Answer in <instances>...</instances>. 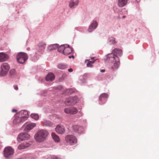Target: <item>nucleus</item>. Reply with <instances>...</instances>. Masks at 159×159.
<instances>
[{
  "mask_svg": "<svg viewBox=\"0 0 159 159\" xmlns=\"http://www.w3.org/2000/svg\"><path fill=\"white\" fill-rule=\"evenodd\" d=\"M30 136L26 133H21L19 134L17 138V140L19 142L23 140L28 139L30 138Z\"/></svg>",
  "mask_w": 159,
  "mask_h": 159,
  "instance_id": "10",
  "label": "nucleus"
},
{
  "mask_svg": "<svg viewBox=\"0 0 159 159\" xmlns=\"http://www.w3.org/2000/svg\"><path fill=\"white\" fill-rule=\"evenodd\" d=\"M8 56L7 55L4 53L3 52L0 53V62L5 61L8 58Z\"/></svg>",
  "mask_w": 159,
  "mask_h": 159,
  "instance_id": "17",
  "label": "nucleus"
},
{
  "mask_svg": "<svg viewBox=\"0 0 159 159\" xmlns=\"http://www.w3.org/2000/svg\"><path fill=\"white\" fill-rule=\"evenodd\" d=\"M78 100V98L76 96L70 97L66 99L65 103L67 106L73 105L76 104Z\"/></svg>",
  "mask_w": 159,
  "mask_h": 159,
  "instance_id": "6",
  "label": "nucleus"
},
{
  "mask_svg": "<svg viewBox=\"0 0 159 159\" xmlns=\"http://www.w3.org/2000/svg\"><path fill=\"white\" fill-rule=\"evenodd\" d=\"M101 71L102 72H104L105 71V70H101Z\"/></svg>",
  "mask_w": 159,
  "mask_h": 159,
  "instance_id": "40",
  "label": "nucleus"
},
{
  "mask_svg": "<svg viewBox=\"0 0 159 159\" xmlns=\"http://www.w3.org/2000/svg\"><path fill=\"white\" fill-rule=\"evenodd\" d=\"M16 74V72L14 69H11L10 70L9 73L10 76L12 77Z\"/></svg>",
  "mask_w": 159,
  "mask_h": 159,
  "instance_id": "28",
  "label": "nucleus"
},
{
  "mask_svg": "<svg viewBox=\"0 0 159 159\" xmlns=\"http://www.w3.org/2000/svg\"><path fill=\"white\" fill-rule=\"evenodd\" d=\"M65 140L68 143L71 145H74L77 142V139L75 137L72 135L66 136Z\"/></svg>",
  "mask_w": 159,
  "mask_h": 159,
  "instance_id": "7",
  "label": "nucleus"
},
{
  "mask_svg": "<svg viewBox=\"0 0 159 159\" xmlns=\"http://www.w3.org/2000/svg\"><path fill=\"white\" fill-rule=\"evenodd\" d=\"M73 90L71 89H67L65 90L63 93V94L69 95L73 92Z\"/></svg>",
  "mask_w": 159,
  "mask_h": 159,
  "instance_id": "24",
  "label": "nucleus"
},
{
  "mask_svg": "<svg viewBox=\"0 0 159 159\" xmlns=\"http://www.w3.org/2000/svg\"><path fill=\"white\" fill-rule=\"evenodd\" d=\"M125 16H123L122 17V18L124 19L125 18Z\"/></svg>",
  "mask_w": 159,
  "mask_h": 159,
  "instance_id": "44",
  "label": "nucleus"
},
{
  "mask_svg": "<svg viewBox=\"0 0 159 159\" xmlns=\"http://www.w3.org/2000/svg\"><path fill=\"white\" fill-rule=\"evenodd\" d=\"M110 42L112 44H114L116 43L115 41V39L113 37H111L109 39Z\"/></svg>",
  "mask_w": 159,
  "mask_h": 159,
  "instance_id": "31",
  "label": "nucleus"
},
{
  "mask_svg": "<svg viewBox=\"0 0 159 159\" xmlns=\"http://www.w3.org/2000/svg\"><path fill=\"white\" fill-rule=\"evenodd\" d=\"M65 46L63 54L65 55H68L72 52V48L70 47L68 44H66Z\"/></svg>",
  "mask_w": 159,
  "mask_h": 159,
  "instance_id": "14",
  "label": "nucleus"
},
{
  "mask_svg": "<svg viewBox=\"0 0 159 159\" xmlns=\"http://www.w3.org/2000/svg\"><path fill=\"white\" fill-rule=\"evenodd\" d=\"M28 56L25 53L20 52L17 55L16 58L18 62L20 64L24 63L27 59Z\"/></svg>",
  "mask_w": 159,
  "mask_h": 159,
  "instance_id": "5",
  "label": "nucleus"
},
{
  "mask_svg": "<svg viewBox=\"0 0 159 159\" xmlns=\"http://www.w3.org/2000/svg\"><path fill=\"white\" fill-rule=\"evenodd\" d=\"M17 114L25 120H27L28 117V112L25 110H21Z\"/></svg>",
  "mask_w": 159,
  "mask_h": 159,
  "instance_id": "11",
  "label": "nucleus"
},
{
  "mask_svg": "<svg viewBox=\"0 0 159 159\" xmlns=\"http://www.w3.org/2000/svg\"><path fill=\"white\" fill-rule=\"evenodd\" d=\"M80 80L82 82V83H84V81H83L82 79H81L80 78Z\"/></svg>",
  "mask_w": 159,
  "mask_h": 159,
  "instance_id": "41",
  "label": "nucleus"
},
{
  "mask_svg": "<svg viewBox=\"0 0 159 159\" xmlns=\"http://www.w3.org/2000/svg\"><path fill=\"white\" fill-rule=\"evenodd\" d=\"M14 89L16 90H17L18 89V86L17 85H14L13 86Z\"/></svg>",
  "mask_w": 159,
  "mask_h": 159,
  "instance_id": "36",
  "label": "nucleus"
},
{
  "mask_svg": "<svg viewBox=\"0 0 159 159\" xmlns=\"http://www.w3.org/2000/svg\"><path fill=\"white\" fill-rule=\"evenodd\" d=\"M79 0H71L69 2V6L70 8H74L78 6L79 3Z\"/></svg>",
  "mask_w": 159,
  "mask_h": 159,
  "instance_id": "16",
  "label": "nucleus"
},
{
  "mask_svg": "<svg viewBox=\"0 0 159 159\" xmlns=\"http://www.w3.org/2000/svg\"><path fill=\"white\" fill-rule=\"evenodd\" d=\"M122 54L121 49L116 48L112 50L111 53L108 54L107 60L112 69L116 70L119 67L120 61L118 57L121 56Z\"/></svg>",
  "mask_w": 159,
  "mask_h": 159,
  "instance_id": "1",
  "label": "nucleus"
},
{
  "mask_svg": "<svg viewBox=\"0 0 159 159\" xmlns=\"http://www.w3.org/2000/svg\"><path fill=\"white\" fill-rule=\"evenodd\" d=\"M85 62L87 63L86 66L87 67H92L93 66L92 64L94 63V61H89V60H86Z\"/></svg>",
  "mask_w": 159,
  "mask_h": 159,
  "instance_id": "25",
  "label": "nucleus"
},
{
  "mask_svg": "<svg viewBox=\"0 0 159 159\" xmlns=\"http://www.w3.org/2000/svg\"><path fill=\"white\" fill-rule=\"evenodd\" d=\"M50 159H57L56 157H52Z\"/></svg>",
  "mask_w": 159,
  "mask_h": 159,
  "instance_id": "43",
  "label": "nucleus"
},
{
  "mask_svg": "<svg viewBox=\"0 0 159 159\" xmlns=\"http://www.w3.org/2000/svg\"><path fill=\"white\" fill-rule=\"evenodd\" d=\"M65 44L61 45L58 48V51L59 52H62L63 53V52L65 47Z\"/></svg>",
  "mask_w": 159,
  "mask_h": 159,
  "instance_id": "27",
  "label": "nucleus"
},
{
  "mask_svg": "<svg viewBox=\"0 0 159 159\" xmlns=\"http://www.w3.org/2000/svg\"><path fill=\"white\" fill-rule=\"evenodd\" d=\"M55 76L54 74L52 73H49L46 77V80L47 81H52L55 79Z\"/></svg>",
  "mask_w": 159,
  "mask_h": 159,
  "instance_id": "20",
  "label": "nucleus"
},
{
  "mask_svg": "<svg viewBox=\"0 0 159 159\" xmlns=\"http://www.w3.org/2000/svg\"><path fill=\"white\" fill-rule=\"evenodd\" d=\"M31 117L35 120H37L39 118V115L36 114L32 113L30 115Z\"/></svg>",
  "mask_w": 159,
  "mask_h": 159,
  "instance_id": "30",
  "label": "nucleus"
},
{
  "mask_svg": "<svg viewBox=\"0 0 159 159\" xmlns=\"http://www.w3.org/2000/svg\"><path fill=\"white\" fill-rule=\"evenodd\" d=\"M73 71V69L72 68H70L68 69V71L70 72H72Z\"/></svg>",
  "mask_w": 159,
  "mask_h": 159,
  "instance_id": "37",
  "label": "nucleus"
},
{
  "mask_svg": "<svg viewBox=\"0 0 159 159\" xmlns=\"http://www.w3.org/2000/svg\"><path fill=\"white\" fill-rule=\"evenodd\" d=\"M88 76H89V75L88 74H85L83 76L84 79H85Z\"/></svg>",
  "mask_w": 159,
  "mask_h": 159,
  "instance_id": "35",
  "label": "nucleus"
},
{
  "mask_svg": "<svg viewBox=\"0 0 159 159\" xmlns=\"http://www.w3.org/2000/svg\"><path fill=\"white\" fill-rule=\"evenodd\" d=\"M10 68L9 65L7 63H2L0 67V76L6 75Z\"/></svg>",
  "mask_w": 159,
  "mask_h": 159,
  "instance_id": "4",
  "label": "nucleus"
},
{
  "mask_svg": "<svg viewBox=\"0 0 159 159\" xmlns=\"http://www.w3.org/2000/svg\"><path fill=\"white\" fill-rule=\"evenodd\" d=\"M55 89L58 90H61L63 89V86L62 85H58L56 87Z\"/></svg>",
  "mask_w": 159,
  "mask_h": 159,
  "instance_id": "34",
  "label": "nucleus"
},
{
  "mask_svg": "<svg viewBox=\"0 0 159 159\" xmlns=\"http://www.w3.org/2000/svg\"><path fill=\"white\" fill-rule=\"evenodd\" d=\"M72 128L74 132L78 134H82L84 131L83 127L79 125H73L72 126Z\"/></svg>",
  "mask_w": 159,
  "mask_h": 159,
  "instance_id": "9",
  "label": "nucleus"
},
{
  "mask_svg": "<svg viewBox=\"0 0 159 159\" xmlns=\"http://www.w3.org/2000/svg\"><path fill=\"white\" fill-rule=\"evenodd\" d=\"M128 0H118L117 3L118 6L120 7L125 6L127 3Z\"/></svg>",
  "mask_w": 159,
  "mask_h": 159,
  "instance_id": "18",
  "label": "nucleus"
},
{
  "mask_svg": "<svg viewBox=\"0 0 159 159\" xmlns=\"http://www.w3.org/2000/svg\"><path fill=\"white\" fill-rule=\"evenodd\" d=\"M43 92H44V93H46V91H43ZM43 95L44 96L45 95V94H43Z\"/></svg>",
  "mask_w": 159,
  "mask_h": 159,
  "instance_id": "42",
  "label": "nucleus"
},
{
  "mask_svg": "<svg viewBox=\"0 0 159 159\" xmlns=\"http://www.w3.org/2000/svg\"><path fill=\"white\" fill-rule=\"evenodd\" d=\"M56 132L59 134H63L65 131V128L62 125H58L55 128Z\"/></svg>",
  "mask_w": 159,
  "mask_h": 159,
  "instance_id": "13",
  "label": "nucleus"
},
{
  "mask_svg": "<svg viewBox=\"0 0 159 159\" xmlns=\"http://www.w3.org/2000/svg\"><path fill=\"white\" fill-rule=\"evenodd\" d=\"M51 135L52 139L56 142H58L60 139L59 137L54 133H52Z\"/></svg>",
  "mask_w": 159,
  "mask_h": 159,
  "instance_id": "21",
  "label": "nucleus"
},
{
  "mask_svg": "<svg viewBox=\"0 0 159 159\" xmlns=\"http://www.w3.org/2000/svg\"><path fill=\"white\" fill-rule=\"evenodd\" d=\"M108 97V95L107 93H103L100 95V98H107Z\"/></svg>",
  "mask_w": 159,
  "mask_h": 159,
  "instance_id": "33",
  "label": "nucleus"
},
{
  "mask_svg": "<svg viewBox=\"0 0 159 159\" xmlns=\"http://www.w3.org/2000/svg\"><path fill=\"white\" fill-rule=\"evenodd\" d=\"M72 57L73 58H74V56L73 55H72V56H70L69 57V58H71V57Z\"/></svg>",
  "mask_w": 159,
  "mask_h": 159,
  "instance_id": "39",
  "label": "nucleus"
},
{
  "mask_svg": "<svg viewBox=\"0 0 159 159\" xmlns=\"http://www.w3.org/2000/svg\"><path fill=\"white\" fill-rule=\"evenodd\" d=\"M98 25V23L96 20L93 21L91 25L89 26L88 31L89 32H91L95 29Z\"/></svg>",
  "mask_w": 159,
  "mask_h": 159,
  "instance_id": "15",
  "label": "nucleus"
},
{
  "mask_svg": "<svg viewBox=\"0 0 159 159\" xmlns=\"http://www.w3.org/2000/svg\"><path fill=\"white\" fill-rule=\"evenodd\" d=\"M58 45L57 44H51L49 46L48 48L50 50H52L57 48L58 47Z\"/></svg>",
  "mask_w": 159,
  "mask_h": 159,
  "instance_id": "23",
  "label": "nucleus"
},
{
  "mask_svg": "<svg viewBox=\"0 0 159 159\" xmlns=\"http://www.w3.org/2000/svg\"><path fill=\"white\" fill-rule=\"evenodd\" d=\"M57 67L59 69L64 70L68 67V66L66 64L61 63L57 65Z\"/></svg>",
  "mask_w": 159,
  "mask_h": 159,
  "instance_id": "22",
  "label": "nucleus"
},
{
  "mask_svg": "<svg viewBox=\"0 0 159 159\" xmlns=\"http://www.w3.org/2000/svg\"><path fill=\"white\" fill-rule=\"evenodd\" d=\"M30 144L28 143H23L19 145L18 147V149L19 150L24 149L30 147Z\"/></svg>",
  "mask_w": 159,
  "mask_h": 159,
  "instance_id": "19",
  "label": "nucleus"
},
{
  "mask_svg": "<svg viewBox=\"0 0 159 159\" xmlns=\"http://www.w3.org/2000/svg\"><path fill=\"white\" fill-rule=\"evenodd\" d=\"M48 134V132L46 130H39L35 134L34 139L38 142H42L46 139Z\"/></svg>",
  "mask_w": 159,
  "mask_h": 159,
  "instance_id": "2",
  "label": "nucleus"
},
{
  "mask_svg": "<svg viewBox=\"0 0 159 159\" xmlns=\"http://www.w3.org/2000/svg\"><path fill=\"white\" fill-rule=\"evenodd\" d=\"M25 120L22 117H20L17 114L14 116V118L13 120V123L16 125H22Z\"/></svg>",
  "mask_w": 159,
  "mask_h": 159,
  "instance_id": "8",
  "label": "nucleus"
},
{
  "mask_svg": "<svg viewBox=\"0 0 159 159\" xmlns=\"http://www.w3.org/2000/svg\"><path fill=\"white\" fill-rule=\"evenodd\" d=\"M12 112H16L17 111L16 110H15V109H13L12 110Z\"/></svg>",
  "mask_w": 159,
  "mask_h": 159,
  "instance_id": "38",
  "label": "nucleus"
},
{
  "mask_svg": "<svg viewBox=\"0 0 159 159\" xmlns=\"http://www.w3.org/2000/svg\"><path fill=\"white\" fill-rule=\"evenodd\" d=\"M64 111L65 112L67 113H70V108H66L64 109Z\"/></svg>",
  "mask_w": 159,
  "mask_h": 159,
  "instance_id": "32",
  "label": "nucleus"
},
{
  "mask_svg": "<svg viewBox=\"0 0 159 159\" xmlns=\"http://www.w3.org/2000/svg\"><path fill=\"white\" fill-rule=\"evenodd\" d=\"M44 123L45 125L48 126H51L52 125V123L48 120H44Z\"/></svg>",
  "mask_w": 159,
  "mask_h": 159,
  "instance_id": "29",
  "label": "nucleus"
},
{
  "mask_svg": "<svg viewBox=\"0 0 159 159\" xmlns=\"http://www.w3.org/2000/svg\"><path fill=\"white\" fill-rule=\"evenodd\" d=\"M3 152L4 157L7 158H10L13 156L14 150L11 147L8 146L5 148Z\"/></svg>",
  "mask_w": 159,
  "mask_h": 159,
  "instance_id": "3",
  "label": "nucleus"
},
{
  "mask_svg": "<svg viewBox=\"0 0 159 159\" xmlns=\"http://www.w3.org/2000/svg\"><path fill=\"white\" fill-rule=\"evenodd\" d=\"M70 114H74L77 113L78 111L77 109L75 107H70Z\"/></svg>",
  "mask_w": 159,
  "mask_h": 159,
  "instance_id": "26",
  "label": "nucleus"
},
{
  "mask_svg": "<svg viewBox=\"0 0 159 159\" xmlns=\"http://www.w3.org/2000/svg\"><path fill=\"white\" fill-rule=\"evenodd\" d=\"M36 125L35 123H26L23 126L25 127L24 130L28 131L32 129L36 126Z\"/></svg>",
  "mask_w": 159,
  "mask_h": 159,
  "instance_id": "12",
  "label": "nucleus"
}]
</instances>
